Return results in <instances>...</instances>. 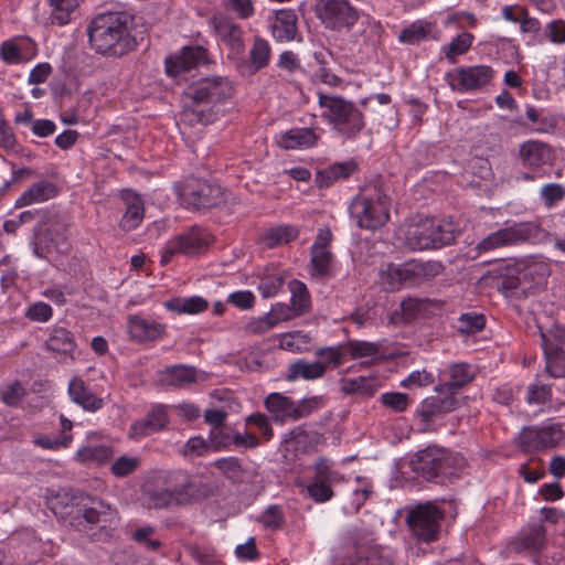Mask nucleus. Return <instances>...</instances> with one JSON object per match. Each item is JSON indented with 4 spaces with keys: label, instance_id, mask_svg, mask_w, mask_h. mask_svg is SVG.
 I'll return each mask as SVG.
<instances>
[{
    "label": "nucleus",
    "instance_id": "nucleus-24",
    "mask_svg": "<svg viewBox=\"0 0 565 565\" xmlns=\"http://www.w3.org/2000/svg\"><path fill=\"white\" fill-rule=\"evenodd\" d=\"M356 169L358 164L353 160L331 164L317 173V185L319 188H329L339 180L348 179Z\"/></svg>",
    "mask_w": 565,
    "mask_h": 565
},
{
    "label": "nucleus",
    "instance_id": "nucleus-40",
    "mask_svg": "<svg viewBox=\"0 0 565 565\" xmlns=\"http://www.w3.org/2000/svg\"><path fill=\"white\" fill-rule=\"evenodd\" d=\"M81 511L84 520L89 524L111 522L116 518L115 510L103 501L95 502L93 507H85Z\"/></svg>",
    "mask_w": 565,
    "mask_h": 565
},
{
    "label": "nucleus",
    "instance_id": "nucleus-48",
    "mask_svg": "<svg viewBox=\"0 0 565 565\" xmlns=\"http://www.w3.org/2000/svg\"><path fill=\"white\" fill-rule=\"evenodd\" d=\"M433 29L429 22L416 21L405 28L399 34V41L406 44H416L425 40Z\"/></svg>",
    "mask_w": 565,
    "mask_h": 565
},
{
    "label": "nucleus",
    "instance_id": "nucleus-19",
    "mask_svg": "<svg viewBox=\"0 0 565 565\" xmlns=\"http://www.w3.org/2000/svg\"><path fill=\"white\" fill-rule=\"evenodd\" d=\"M169 418L163 407H156L143 418L130 426L129 437L140 439L162 430L168 425Z\"/></svg>",
    "mask_w": 565,
    "mask_h": 565
},
{
    "label": "nucleus",
    "instance_id": "nucleus-37",
    "mask_svg": "<svg viewBox=\"0 0 565 565\" xmlns=\"http://www.w3.org/2000/svg\"><path fill=\"white\" fill-rule=\"evenodd\" d=\"M185 255H194L212 242V235L200 227H192L189 232L180 234Z\"/></svg>",
    "mask_w": 565,
    "mask_h": 565
},
{
    "label": "nucleus",
    "instance_id": "nucleus-30",
    "mask_svg": "<svg viewBox=\"0 0 565 565\" xmlns=\"http://www.w3.org/2000/svg\"><path fill=\"white\" fill-rule=\"evenodd\" d=\"M56 194L57 188L52 182H36L17 199L15 207L42 203L53 199Z\"/></svg>",
    "mask_w": 565,
    "mask_h": 565
},
{
    "label": "nucleus",
    "instance_id": "nucleus-10",
    "mask_svg": "<svg viewBox=\"0 0 565 565\" xmlns=\"http://www.w3.org/2000/svg\"><path fill=\"white\" fill-rule=\"evenodd\" d=\"M315 12L333 31L350 29L358 21V13L348 0H317Z\"/></svg>",
    "mask_w": 565,
    "mask_h": 565
},
{
    "label": "nucleus",
    "instance_id": "nucleus-18",
    "mask_svg": "<svg viewBox=\"0 0 565 565\" xmlns=\"http://www.w3.org/2000/svg\"><path fill=\"white\" fill-rule=\"evenodd\" d=\"M546 545V530L542 524L531 525L520 532L514 541V550L534 556Z\"/></svg>",
    "mask_w": 565,
    "mask_h": 565
},
{
    "label": "nucleus",
    "instance_id": "nucleus-12",
    "mask_svg": "<svg viewBox=\"0 0 565 565\" xmlns=\"http://www.w3.org/2000/svg\"><path fill=\"white\" fill-rule=\"evenodd\" d=\"M344 477L332 469L326 460H320L315 467L312 481L307 486L310 499L317 503H324L332 499V487L344 482Z\"/></svg>",
    "mask_w": 565,
    "mask_h": 565
},
{
    "label": "nucleus",
    "instance_id": "nucleus-22",
    "mask_svg": "<svg viewBox=\"0 0 565 565\" xmlns=\"http://www.w3.org/2000/svg\"><path fill=\"white\" fill-rule=\"evenodd\" d=\"M70 398L85 411L96 412L104 405L103 398L96 396L81 377H73L67 388Z\"/></svg>",
    "mask_w": 565,
    "mask_h": 565
},
{
    "label": "nucleus",
    "instance_id": "nucleus-50",
    "mask_svg": "<svg viewBox=\"0 0 565 565\" xmlns=\"http://www.w3.org/2000/svg\"><path fill=\"white\" fill-rule=\"evenodd\" d=\"M140 465V457L122 455L111 463L110 471L117 478H125L137 471Z\"/></svg>",
    "mask_w": 565,
    "mask_h": 565
},
{
    "label": "nucleus",
    "instance_id": "nucleus-28",
    "mask_svg": "<svg viewBox=\"0 0 565 565\" xmlns=\"http://www.w3.org/2000/svg\"><path fill=\"white\" fill-rule=\"evenodd\" d=\"M449 381L440 382L436 386V391L439 394H455L465 385H467L473 375L469 370V365L465 363L452 364L449 369Z\"/></svg>",
    "mask_w": 565,
    "mask_h": 565
},
{
    "label": "nucleus",
    "instance_id": "nucleus-43",
    "mask_svg": "<svg viewBox=\"0 0 565 565\" xmlns=\"http://www.w3.org/2000/svg\"><path fill=\"white\" fill-rule=\"evenodd\" d=\"M344 352L352 360L373 358L381 353V345L369 341H349L344 343Z\"/></svg>",
    "mask_w": 565,
    "mask_h": 565
},
{
    "label": "nucleus",
    "instance_id": "nucleus-61",
    "mask_svg": "<svg viewBox=\"0 0 565 565\" xmlns=\"http://www.w3.org/2000/svg\"><path fill=\"white\" fill-rule=\"evenodd\" d=\"M25 317L35 322H47L53 317L52 307L43 301H36L29 306L25 311Z\"/></svg>",
    "mask_w": 565,
    "mask_h": 565
},
{
    "label": "nucleus",
    "instance_id": "nucleus-21",
    "mask_svg": "<svg viewBox=\"0 0 565 565\" xmlns=\"http://www.w3.org/2000/svg\"><path fill=\"white\" fill-rule=\"evenodd\" d=\"M121 198L126 204V211L119 222V226L121 230L129 232L137 228L143 220V202L137 193L130 190L124 191Z\"/></svg>",
    "mask_w": 565,
    "mask_h": 565
},
{
    "label": "nucleus",
    "instance_id": "nucleus-33",
    "mask_svg": "<svg viewBox=\"0 0 565 565\" xmlns=\"http://www.w3.org/2000/svg\"><path fill=\"white\" fill-rule=\"evenodd\" d=\"M520 157L524 164L536 168L550 162L551 149L540 141H526L520 147Z\"/></svg>",
    "mask_w": 565,
    "mask_h": 565
},
{
    "label": "nucleus",
    "instance_id": "nucleus-35",
    "mask_svg": "<svg viewBox=\"0 0 565 565\" xmlns=\"http://www.w3.org/2000/svg\"><path fill=\"white\" fill-rule=\"evenodd\" d=\"M164 307L179 315H196L209 308V301L201 296L175 297L166 301Z\"/></svg>",
    "mask_w": 565,
    "mask_h": 565
},
{
    "label": "nucleus",
    "instance_id": "nucleus-54",
    "mask_svg": "<svg viewBox=\"0 0 565 565\" xmlns=\"http://www.w3.org/2000/svg\"><path fill=\"white\" fill-rule=\"evenodd\" d=\"M323 406V399L319 396H312L308 398H303L298 402H294V413L292 420H298L303 418L313 412L320 409Z\"/></svg>",
    "mask_w": 565,
    "mask_h": 565
},
{
    "label": "nucleus",
    "instance_id": "nucleus-44",
    "mask_svg": "<svg viewBox=\"0 0 565 565\" xmlns=\"http://www.w3.org/2000/svg\"><path fill=\"white\" fill-rule=\"evenodd\" d=\"M195 379V369L192 366L175 365L167 369L163 373L164 382L173 386L192 383Z\"/></svg>",
    "mask_w": 565,
    "mask_h": 565
},
{
    "label": "nucleus",
    "instance_id": "nucleus-14",
    "mask_svg": "<svg viewBox=\"0 0 565 565\" xmlns=\"http://www.w3.org/2000/svg\"><path fill=\"white\" fill-rule=\"evenodd\" d=\"M127 333L132 342L139 344L156 342L167 334V324L151 317L129 315L127 318Z\"/></svg>",
    "mask_w": 565,
    "mask_h": 565
},
{
    "label": "nucleus",
    "instance_id": "nucleus-31",
    "mask_svg": "<svg viewBox=\"0 0 565 565\" xmlns=\"http://www.w3.org/2000/svg\"><path fill=\"white\" fill-rule=\"evenodd\" d=\"M297 18L292 10L277 11L273 25V36L280 42H289L295 39L297 32Z\"/></svg>",
    "mask_w": 565,
    "mask_h": 565
},
{
    "label": "nucleus",
    "instance_id": "nucleus-9",
    "mask_svg": "<svg viewBox=\"0 0 565 565\" xmlns=\"http://www.w3.org/2000/svg\"><path fill=\"white\" fill-rule=\"evenodd\" d=\"M444 511L433 502L416 504L407 510L406 523L419 541L429 543L438 539Z\"/></svg>",
    "mask_w": 565,
    "mask_h": 565
},
{
    "label": "nucleus",
    "instance_id": "nucleus-11",
    "mask_svg": "<svg viewBox=\"0 0 565 565\" xmlns=\"http://www.w3.org/2000/svg\"><path fill=\"white\" fill-rule=\"evenodd\" d=\"M180 198L188 207L210 209L224 201V192L218 184L189 179L180 192Z\"/></svg>",
    "mask_w": 565,
    "mask_h": 565
},
{
    "label": "nucleus",
    "instance_id": "nucleus-64",
    "mask_svg": "<svg viewBox=\"0 0 565 565\" xmlns=\"http://www.w3.org/2000/svg\"><path fill=\"white\" fill-rule=\"evenodd\" d=\"M545 35L554 44H565V21L552 20L545 25Z\"/></svg>",
    "mask_w": 565,
    "mask_h": 565
},
{
    "label": "nucleus",
    "instance_id": "nucleus-51",
    "mask_svg": "<svg viewBox=\"0 0 565 565\" xmlns=\"http://www.w3.org/2000/svg\"><path fill=\"white\" fill-rule=\"evenodd\" d=\"M284 285L281 273L273 270L262 276L258 290L264 298H270L278 294Z\"/></svg>",
    "mask_w": 565,
    "mask_h": 565
},
{
    "label": "nucleus",
    "instance_id": "nucleus-23",
    "mask_svg": "<svg viewBox=\"0 0 565 565\" xmlns=\"http://www.w3.org/2000/svg\"><path fill=\"white\" fill-rule=\"evenodd\" d=\"M299 235L298 228L291 225H278L264 230L257 242L266 248H276L296 239Z\"/></svg>",
    "mask_w": 565,
    "mask_h": 565
},
{
    "label": "nucleus",
    "instance_id": "nucleus-42",
    "mask_svg": "<svg viewBox=\"0 0 565 565\" xmlns=\"http://www.w3.org/2000/svg\"><path fill=\"white\" fill-rule=\"evenodd\" d=\"M50 3L52 7L51 21L58 25L67 24L78 7L77 0H50Z\"/></svg>",
    "mask_w": 565,
    "mask_h": 565
},
{
    "label": "nucleus",
    "instance_id": "nucleus-26",
    "mask_svg": "<svg viewBox=\"0 0 565 565\" xmlns=\"http://www.w3.org/2000/svg\"><path fill=\"white\" fill-rule=\"evenodd\" d=\"M210 24L221 40L226 42L233 50L239 51L243 47L242 30L238 25L223 15H214Z\"/></svg>",
    "mask_w": 565,
    "mask_h": 565
},
{
    "label": "nucleus",
    "instance_id": "nucleus-39",
    "mask_svg": "<svg viewBox=\"0 0 565 565\" xmlns=\"http://www.w3.org/2000/svg\"><path fill=\"white\" fill-rule=\"evenodd\" d=\"M431 306L433 301L429 299L407 297L399 305L402 319L405 322L412 321L425 315Z\"/></svg>",
    "mask_w": 565,
    "mask_h": 565
},
{
    "label": "nucleus",
    "instance_id": "nucleus-45",
    "mask_svg": "<svg viewBox=\"0 0 565 565\" xmlns=\"http://www.w3.org/2000/svg\"><path fill=\"white\" fill-rule=\"evenodd\" d=\"M291 292V309L295 310L297 316L305 313L310 308V296L307 287L299 280H292L289 284Z\"/></svg>",
    "mask_w": 565,
    "mask_h": 565
},
{
    "label": "nucleus",
    "instance_id": "nucleus-25",
    "mask_svg": "<svg viewBox=\"0 0 565 565\" xmlns=\"http://www.w3.org/2000/svg\"><path fill=\"white\" fill-rule=\"evenodd\" d=\"M265 408L276 423L292 420L294 401L281 393H270L264 401Z\"/></svg>",
    "mask_w": 565,
    "mask_h": 565
},
{
    "label": "nucleus",
    "instance_id": "nucleus-32",
    "mask_svg": "<svg viewBox=\"0 0 565 565\" xmlns=\"http://www.w3.org/2000/svg\"><path fill=\"white\" fill-rule=\"evenodd\" d=\"M545 362H546V371L553 377H562L565 374V353L564 351L553 344L546 334L541 333Z\"/></svg>",
    "mask_w": 565,
    "mask_h": 565
},
{
    "label": "nucleus",
    "instance_id": "nucleus-8",
    "mask_svg": "<svg viewBox=\"0 0 565 565\" xmlns=\"http://www.w3.org/2000/svg\"><path fill=\"white\" fill-rule=\"evenodd\" d=\"M542 234L543 231L533 222L514 223L490 233L477 244L476 249L481 254L526 242H535Z\"/></svg>",
    "mask_w": 565,
    "mask_h": 565
},
{
    "label": "nucleus",
    "instance_id": "nucleus-4",
    "mask_svg": "<svg viewBox=\"0 0 565 565\" xmlns=\"http://www.w3.org/2000/svg\"><path fill=\"white\" fill-rule=\"evenodd\" d=\"M321 118L345 139L355 138L365 127L362 110L352 102L338 95L318 93Z\"/></svg>",
    "mask_w": 565,
    "mask_h": 565
},
{
    "label": "nucleus",
    "instance_id": "nucleus-16",
    "mask_svg": "<svg viewBox=\"0 0 565 565\" xmlns=\"http://www.w3.org/2000/svg\"><path fill=\"white\" fill-rule=\"evenodd\" d=\"M206 52L201 46L184 47L179 54L166 58V72L177 77L196 67L205 61Z\"/></svg>",
    "mask_w": 565,
    "mask_h": 565
},
{
    "label": "nucleus",
    "instance_id": "nucleus-34",
    "mask_svg": "<svg viewBox=\"0 0 565 565\" xmlns=\"http://www.w3.org/2000/svg\"><path fill=\"white\" fill-rule=\"evenodd\" d=\"M318 136L309 128H294L286 131L279 139L284 149L309 148L316 145Z\"/></svg>",
    "mask_w": 565,
    "mask_h": 565
},
{
    "label": "nucleus",
    "instance_id": "nucleus-17",
    "mask_svg": "<svg viewBox=\"0 0 565 565\" xmlns=\"http://www.w3.org/2000/svg\"><path fill=\"white\" fill-rule=\"evenodd\" d=\"M444 395L445 396H430L422 402L417 414L425 428H428L435 418L457 408V398L451 394Z\"/></svg>",
    "mask_w": 565,
    "mask_h": 565
},
{
    "label": "nucleus",
    "instance_id": "nucleus-53",
    "mask_svg": "<svg viewBox=\"0 0 565 565\" xmlns=\"http://www.w3.org/2000/svg\"><path fill=\"white\" fill-rule=\"evenodd\" d=\"M348 565H397L394 555L388 550L371 551L365 556L358 557Z\"/></svg>",
    "mask_w": 565,
    "mask_h": 565
},
{
    "label": "nucleus",
    "instance_id": "nucleus-15",
    "mask_svg": "<svg viewBox=\"0 0 565 565\" xmlns=\"http://www.w3.org/2000/svg\"><path fill=\"white\" fill-rule=\"evenodd\" d=\"M68 249L66 236L62 231L46 230L35 238L34 254L40 258L55 260V256L66 254Z\"/></svg>",
    "mask_w": 565,
    "mask_h": 565
},
{
    "label": "nucleus",
    "instance_id": "nucleus-57",
    "mask_svg": "<svg viewBox=\"0 0 565 565\" xmlns=\"http://www.w3.org/2000/svg\"><path fill=\"white\" fill-rule=\"evenodd\" d=\"M486 326V318L483 315L477 313H462L459 318L458 330L461 333L472 334L482 330Z\"/></svg>",
    "mask_w": 565,
    "mask_h": 565
},
{
    "label": "nucleus",
    "instance_id": "nucleus-7",
    "mask_svg": "<svg viewBox=\"0 0 565 565\" xmlns=\"http://www.w3.org/2000/svg\"><path fill=\"white\" fill-rule=\"evenodd\" d=\"M391 199L373 186L362 190L351 203V216L360 228L375 231L390 218Z\"/></svg>",
    "mask_w": 565,
    "mask_h": 565
},
{
    "label": "nucleus",
    "instance_id": "nucleus-27",
    "mask_svg": "<svg viewBox=\"0 0 565 565\" xmlns=\"http://www.w3.org/2000/svg\"><path fill=\"white\" fill-rule=\"evenodd\" d=\"M328 371V363L322 361L307 362L306 360H298L291 363L288 367V381L302 379L312 381L321 379Z\"/></svg>",
    "mask_w": 565,
    "mask_h": 565
},
{
    "label": "nucleus",
    "instance_id": "nucleus-55",
    "mask_svg": "<svg viewBox=\"0 0 565 565\" xmlns=\"http://www.w3.org/2000/svg\"><path fill=\"white\" fill-rule=\"evenodd\" d=\"M472 44V35L463 32L454 39L448 45L444 46V52L447 58L454 57L466 53Z\"/></svg>",
    "mask_w": 565,
    "mask_h": 565
},
{
    "label": "nucleus",
    "instance_id": "nucleus-13",
    "mask_svg": "<svg viewBox=\"0 0 565 565\" xmlns=\"http://www.w3.org/2000/svg\"><path fill=\"white\" fill-rule=\"evenodd\" d=\"M493 74L490 66L476 65L454 70L447 73L446 77L454 90L463 93L486 86L491 82Z\"/></svg>",
    "mask_w": 565,
    "mask_h": 565
},
{
    "label": "nucleus",
    "instance_id": "nucleus-29",
    "mask_svg": "<svg viewBox=\"0 0 565 565\" xmlns=\"http://www.w3.org/2000/svg\"><path fill=\"white\" fill-rule=\"evenodd\" d=\"M46 348L55 354L74 360L73 353L75 351L76 343L72 332L65 328H53L46 340Z\"/></svg>",
    "mask_w": 565,
    "mask_h": 565
},
{
    "label": "nucleus",
    "instance_id": "nucleus-2",
    "mask_svg": "<svg viewBox=\"0 0 565 565\" xmlns=\"http://www.w3.org/2000/svg\"><path fill=\"white\" fill-rule=\"evenodd\" d=\"M153 488L146 491L149 504L156 509L193 504L206 497V491L181 469L153 473Z\"/></svg>",
    "mask_w": 565,
    "mask_h": 565
},
{
    "label": "nucleus",
    "instance_id": "nucleus-1",
    "mask_svg": "<svg viewBox=\"0 0 565 565\" xmlns=\"http://www.w3.org/2000/svg\"><path fill=\"white\" fill-rule=\"evenodd\" d=\"M132 18L125 12L97 15L87 29L90 47L105 56H122L135 49Z\"/></svg>",
    "mask_w": 565,
    "mask_h": 565
},
{
    "label": "nucleus",
    "instance_id": "nucleus-58",
    "mask_svg": "<svg viewBox=\"0 0 565 565\" xmlns=\"http://www.w3.org/2000/svg\"><path fill=\"white\" fill-rule=\"evenodd\" d=\"M73 441L72 435H60L55 438H52L47 435H38L34 437V445L49 450H57L61 448H66Z\"/></svg>",
    "mask_w": 565,
    "mask_h": 565
},
{
    "label": "nucleus",
    "instance_id": "nucleus-3",
    "mask_svg": "<svg viewBox=\"0 0 565 565\" xmlns=\"http://www.w3.org/2000/svg\"><path fill=\"white\" fill-rule=\"evenodd\" d=\"M233 94V87L225 77L204 78L186 89V97L192 100L181 113V120L188 125L212 122L220 111H211L218 104L224 103Z\"/></svg>",
    "mask_w": 565,
    "mask_h": 565
},
{
    "label": "nucleus",
    "instance_id": "nucleus-62",
    "mask_svg": "<svg viewBox=\"0 0 565 565\" xmlns=\"http://www.w3.org/2000/svg\"><path fill=\"white\" fill-rule=\"evenodd\" d=\"M540 194L550 209L565 198V188L558 183H548L541 189Z\"/></svg>",
    "mask_w": 565,
    "mask_h": 565
},
{
    "label": "nucleus",
    "instance_id": "nucleus-49",
    "mask_svg": "<svg viewBox=\"0 0 565 565\" xmlns=\"http://www.w3.org/2000/svg\"><path fill=\"white\" fill-rule=\"evenodd\" d=\"M377 387L375 379L359 376L347 381L343 385V391L348 394L372 396L377 391Z\"/></svg>",
    "mask_w": 565,
    "mask_h": 565
},
{
    "label": "nucleus",
    "instance_id": "nucleus-46",
    "mask_svg": "<svg viewBox=\"0 0 565 565\" xmlns=\"http://www.w3.org/2000/svg\"><path fill=\"white\" fill-rule=\"evenodd\" d=\"M332 254L329 248L311 246V274L313 276H326L330 271Z\"/></svg>",
    "mask_w": 565,
    "mask_h": 565
},
{
    "label": "nucleus",
    "instance_id": "nucleus-60",
    "mask_svg": "<svg viewBox=\"0 0 565 565\" xmlns=\"http://www.w3.org/2000/svg\"><path fill=\"white\" fill-rule=\"evenodd\" d=\"M271 326L275 328L280 322L289 321L297 317L295 310L290 306L277 302L271 306L270 310L266 313Z\"/></svg>",
    "mask_w": 565,
    "mask_h": 565
},
{
    "label": "nucleus",
    "instance_id": "nucleus-56",
    "mask_svg": "<svg viewBox=\"0 0 565 565\" xmlns=\"http://www.w3.org/2000/svg\"><path fill=\"white\" fill-rule=\"evenodd\" d=\"M316 356L324 359L323 362L328 363V367H338L344 362L347 352H344V344H340L338 347H323L316 351Z\"/></svg>",
    "mask_w": 565,
    "mask_h": 565
},
{
    "label": "nucleus",
    "instance_id": "nucleus-47",
    "mask_svg": "<svg viewBox=\"0 0 565 565\" xmlns=\"http://www.w3.org/2000/svg\"><path fill=\"white\" fill-rule=\"evenodd\" d=\"M536 447L550 448L565 439V433L558 424L544 426L535 431Z\"/></svg>",
    "mask_w": 565,
    "mask_h": 565
},
{
    "label": "nucleus",
    "instance_id": "nucleus-5",
    "mask_svg": "<svg viewBox=\"0 0 565 565\" xmlns=\"http://www.w3.org/2000/svg\"><path fill=\"white\" fill-rule=\"evenodd\" d=\"M440 264L408 260L402 264L386 263L379 269L380 285L384 290L397 291L403 287H415L436 277Z\"/></svg>",
    "mask_w": 565,
    "mask_h": 565
},
{
    "label": "nucleus",
    "instance_id": "nucleus-59",
    "mask_svg": "<svg viewBox=\"0 0 565 565\" xmlns=\"http://www.w3.org/2000/svg\"><path fill=\"white\" fill-rule=\"evenodd\" d=\"M381 402L385 407L396 413H402L407 409L409 405V397L405 393L391 392L382 394Z\"/></svg>",
    "mask_w": 565,
    "mask_h": 565
},
{
    "label": "nucleus",
    "instance_id": "nucleus-52",
    "mask_svg": "<svg viewBox=\"0 0 565 565\" xmlns=\"http://www.w3.org/2000/svg\"><path fill=\"white\" fill-rule=\"evenodd\" d=\"M443 457L440 472L441 478L456 476L467 465L465 457L457 452L444 449Z\"/></svg>",
    "mask_w": 565,
    "mask_h": 565
},
{
    "label": "nucleus",
    "instance_id": "nucleus-6",
    "mask_svg": "<svg viewBox=\"0 0 565 565\" xmlns=\"http://www.w3.org/2000/svg\"><path fill=\"white\" fill-rule=\"evenodd\" d=\"M458 234L459 230L451 222L426 217L406 226L404 243L413 250H424L449 245Z\"/></svg>",
    "mask_w": 565,
    "mask_h": 565
},
{
    "label": "nucleus",
    "instance_id": "nucleus-38",
    "mask_svg": "<svg viewBox=\"0 0 565 565\" xmlns=\"http://www.w3.org/2000/svg\"><path fill=\"white\" fill-rule=\"evenodd\" d=\"M270 58V46L267 41L255 38L249 50V60L246 65L248 73L254 74L267 66Z\"/></svg>",
    "mask_w": 565,
    "mask_h": 565
},
{
    "label": "nucleus",
    "instance_id": "nucleus-20",
    "mask_svg": "<svg viewBox=\"0 0 565 565\" xmlns=\"http://www.w3.org/2000/svg\"><path fill=\"white\" fill-rule=\"evenodd\" d=\"M444 449L429 447L418 454L414 463V470L427 480L440 477Z\"/></svg>",
    "mask_w": 565,
    "mask_h": 565
},
{
    "label": "nucleus",
    "instance_id": "nucleus-36",
    "mask_svg": "<svg viewBox=\"0 0 565 565\" xmlns=\"http://www.w3.org/2000/svg\"><path fill=\"white\" fill-rule=\"evenodd\" d=\"M113 457V448L107 445H86L75 454V459L83 465H104Z\"/></svg>",
    "mask_w": 565,
    "mask_h": 565
},
{
    "label": "nucleus",
    "instance_id": "nucleus-63",
    "mask_svg": "<svg viewBox=\"0 0 565 565\" xmlns=\"http://www.w3.org/2000/svg\"><path fill=\"white\" fill-rule=\"evenodd\" d=\"M260 522L267 529H279L285 522L281 508L278 505L268 507L260 515Z\"/></svg>",
    "mask_w": 565,
    "mask_h": 565
},
{
    "label": "nucleus",
    "instance_id": "nucleus-41",
    "mask_svg": "<svg viewBox=\"0 0 565 565\" xmlns=\"http://www.w3.org/2000/svg\"><path fill=\"white\" fill-rule=\"evenodd\" d=\"M279 348L289 352H303L311 342L310 335L301 331L286 332L278 335Z\"/></svg>",
    "mask_w": 565,
    "mask_h": 565
}]
</instances>
